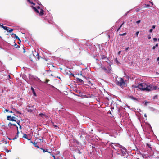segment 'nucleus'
Listing matches in <instances>:
<instances>
[{"instance_id":"obj_3","label":"nucleus","mask_w":159,"mask_h":159,"mask_svg":"<svg viewBox=\"0 0 159 159\" xmlns=\"http://www.w3.org/2000/svg\"><path fill=\"white\" fill-rule=\"evenodd\" d=\"M147 83H142L139 84L138 85H133V87L134 88H138L140 89L146 91V89H147Z\"/></svg>"},{"instance_id":"obj_27","label":"nucleus","mask_w":159,"mask_h":159,"mask_svg":"<svg viewBox=\"0 0 159 159\" xmlns=\"http://www.w3.org/2000/svg\"><path fill=\"white\" fill-rule=\"evenodd\" d=\"M152 30H153V29H150V30H149V32L151 33L152 32Z\"/></svg>"},{"instance_id":"obj_45","label":"nucleus","mask_w":159,"mask_h":159,"mask_svg":"<svg viewBox=\"0 0 159 159\" xmlns=\"http://www.w3.org/2000/svg\"><path fill=\"white\" fill-rule=\"evenodd\" d=\"M150 2L151 3V4L152 5H153V4L152 2Z\"/></svg>"},{"instance_id":"obj_6","label":"nucleus","mask_w":159,"mask_h":159,"mask_svg":"<svg viewBox=\"0 0 159 159\" xmlns=\"http://www.w3.org/2000/svg\"><path fill=\"white\" fill-rule=\"evenodd\" d=\"M27 109L28 112H32L34 109L33 106H28L27 107Z\"/></svg>"},{"instance_id":"obj_38","label":"nucleus","mask_w":159,"mask_h":159,"mask_svg":"<svg viewBox=\"0 0 159 159\" xmlns=\"http://www.w3.org/2000/svg\"><path fill=\"white\" fill-rule=\"evenodd\" d=\"M23 52L24 53H25V50L24 49H23Z\"/></svg>"},{"instance_id":"obj_47","label":"nucleus","mask_w":159,"mask_h":159,"mask_svg":"<svg viewBox=\"0 0 159 159\" xmlns=\"http://www.w3.org/2000/svg\"><path fill=\"white\" fill-rule=\"evenodd\" d=\"M147 145H148V146H149V144H147Z\"/></svg>"},{"instance_id":"obj_33","label":"nucleus","mask_w":159,"mask_h":159,"mask_svg":"<svg viewBox=\"0 0 159 159\" xmlns=\"http://www.w3.org/2000/svg\"><path fill=\"white\" fill-rule=\"evenodd\" d=\"M157 61H159L158 62V64H159V57H158L157 58Z\"/></svg>"},{"instance_id":"obj_31","label":"nucleus","mask_w":159,"mask_h":159,"mask_svg":"<svg viewBox=\"0 0 159 159\" xmlns=\"http://www.w3.org/2000/svg\"><path fill=\"white\" fill-rule=\"evenodd\" d=\"M145 6H146V7H149V5H148H148H146H146H145Z\"/></svg>"},{"instance_id":"obj_7","label":"nucleus","mask_w":159,"mask_h":159,"mask_svg":"<svg viewBox=\"0 0 159 159\" xmlns=\"http://www.w3.org/2000/svg\"><path fill=\"white\" fill-rule=\"evenodd\" d=\"M15 118V117H11V116H8L7 117V119L8 120L14 121Z\"/></svg>"},{"instance_id":"obj_15","label":"nucleus","mask_w":159,"mask_h":159,"mask_svg":"<svg viewBox=\"0 0 159 159\" xmlns=\"http://www.w3.org/2000/svg\"><path fill=\"white\" fill-rule=\"evenodd\" d=\"M144 105L145 106H146L147 105L148 103V102L147 101H145L144 102Z\"/></svg>"},{"instance_id":"obj_43","label":"nucleus","mask_w":159,"mask_h":159,"mask_svg":"<svg viewBox=\"0 0 159 159\" xmlns=\"http://www.w3.org/2000/svg\"><path fill=\"white\" fill-rule=\"evenodd\" d=\"M49 81V80H47L46 81V82L47 83L48 82V81Z\"/></svg>"},{"instance_id":"obj_16","label":"nucleus","mask_w":159,"mask_h":159,"mask_svg":"<svg viewBox=\"0 0 159 159\" xmlns=\"http://www.w3.org/2000/svg\"><path fill=\"white\" fill-rule=\"evenodd\" d=\"M15 47H16V48H19L20 46L17 45L16 44V43L15 44Z\"/></svg>"},{"instance_id":"obj_11","label":"nucleus","mask_w":159,"mask_h":159,"mask_svg":"<svg viewBox=\"0 0 159 159\" xmlns=\"http://www.w3.org/2000/svg\"><path fill=\"white\" fill-rule=\"evenodd\" d=\"M130 97L131 99H132V100H137L136 98L133 97V96H131Z\"/></svg>"},{"instance_id":"obj_39","label":"nucleus","mask_w":159,"mask_h":159,"mask_svg":"<svg viewBox=\"0 0 159 159\" xmlns=\"http://www.w3.org/2000/svg\"><path fill=\"white\" fill-rule=\"evenodd\" d=\"M43 152H46V151H45V150L44 149H43Z\"/></svg>"},{"instance_id":"obj_4","label":"nucleus","mask_w":159,"mask_h":159,"mask_svg":"<svg viewBox=\"0 0 159 159\" xmlns=\"http://www.w3.org/2000/svg\"><path fill=\"white\" fill-rule=\"evenodd\" d=\"M116 84L118 85L123 88L126 85V81H125L122 78H119L116 80Z\"/></svg>"},{"instance_id":"obj_1","label":"nucleus","mask_w":159,"mask_h":159,"mask_svg":"<svg viewBox=\"0 0 159 159\" xmlns=\"http://www.w3.org/2000/svg\"><path fill=\"white\" fill-rule=\"evenodd\" d=\"M28 3L31 4V7L37 14L40 16H42L44 14V11L38 5L34 4L33 0H27Z\"/></svg>"},{"instance_id":"obj_14","label":"nucleus","mask_w":159,"mask_h":159,"mask_svg":"<svg viewBox=\"0 0 159 159\" xmlns=\"http://www.w3.org/2000/svg\"><path fill=\"white\" fill-rule=\"evenodd\" d=\"M14 125V126H16V125L15 124H13L12 123H10V122L8 124V125L9 126H11V125Z\"/></svg>"},{"instance_id":"obj_42","label":"nucleus","mask_w":159,"mask_h":159,"mask_svg":"<svg viewBox=\"0 0 159 159\" xmlns=\"http://www.w3.org/2000/svg\"><path fill=\"white\" fill-rule=\"evenodd\" d=\"M129 11H128V12H127V13L125 14V15H126L127 14V13H129Z\"/></svg>"},{"instance_id":"obj_44","label":"nucleus","mask_w":159,"mask_h":159,"mask_svg":"<svg viewBox=\"0 0 159 159\" xmlns=\"http://www.w3.org/2000/svg\"><path fill=\"white\" fill-rule=\"evenodd\" d=\"M19 125L20 126V128H21V126H20V125L19 124Z\"/></svg>"},{"instance_id":"obj_53","label":"nucleus","mask_w":159,"mask_h":159,"mask_svg":"<svg viewBox=\"0 0 159 159\" xmlns=\"http://www.w3.org/2000/svg\"><path fill=\"white\" fill-rule=\"evenodd\" d=\"M158 89H159V88H158Z\"/></svg>"},{"instance_id":"obj_50","label":"nucleus","mask_w":159,"mask_h":159,"mask_svg":"<svg viewBox=\"0 0 159 159\" xmlns=\"http://www.w3.org/2000/svg\"><path fill=\"white\" fill-rule=\"evenodd\" d=\"M10 112L11 113L12 112V111H10Z\"/></svg>"},{"instance_id":"obj_24","label":"nucleus","mask_w":159,"mask_h":159,"mask_svg":"<svg viewBox=\"0 0 159 159\" xmlns=\"http://www.w3.org/2000/svg\"><path fill=\"white\" fill-rule=\"evenodd\" d=\"M126 33H125L123 34H121L120 35L121 36H124V35H126Z\"/></svg>"},{"instance_id":"obj_12","label":"nucleus","mask_w":159,"mask_h":159,"mask_svg":"<svg viewBox=\"0 0 159 159\" xmlns=\"http://www.w3.org/2000/svg\"><path fill=\"white\" fill-rule=\"evenodd\" d=\"M13 34L14 35L15 38H16V39H18V40H19L20 41V38L16 34Z\"/></svg>"},{"instance_id":"obj_26","label":"nucleus","mask_w":159,"mask_h":159,"mask_svg":"<svg viewBox=\"0 0 159 159\" xmlns=\"http://www.w3.org/2000/svg\"><path fill=\"white\" fill-rule=\"evenodd\" d=\"M140 20H138L137 21H136V23L137 24H139V23H140Z\"/></svg>"},{"instance_id":"obj_19","label":"nucleus","mask_w":159,"mask_h":159,"mask_svg":"<svg viewBox=\"0 0 159 159\" xmlns=\"http://www.w3.org/2000/svg\"><path fill=\"white\" fill-rule=\"evenodd\" d=\"M23 137L27 139V135L26 134H24Z\"/></svg>"},{"instance_id":"obj_23","label":"nucleus","mask_w":159,"mask_h":159,"mask_svg":"<svg viewBox=\"0 0 159 159\" xmlns=\"http://www.w3.org/2000/svg\"><path fill=\"white\" fill-rule=\"evenodd\" d=\"M77 79H78L80 81V82H83V80H82L81 79L78 78Z\"/></svg>"},{"instance_id":"obj_17","label":"nucleus","mask_w":159,"mask_h":159,"mask_svg":"<svg viewBox=\"0 0 159 159\" xmlns=\"http://www.w3.org/2000/svg\"><path fill=\"white\" fill-rule=\"evenodd\" d=\"M13 30L12 29H11L10 30H9V29H8V31H7L8 32H9L10 33H11V32Z\"/></svg>"},{"instance_id":"obj_30","label":"nucleus","mask_w":159,"mask_h":159,"mask_svg":"<svg viewBox=\"0 0 159 159\" xmlns=\"http://www.w3.org/2000/svg\"><path fill=\"white\" fill-rule=\"evenodd\" d=\"M155 25H153L152 26V29H155Z\"/></svg>"},{"instance_id":"obj_28","label":"nucleus","mask_w":159,"mask_h":159,"mask_svg":"<svg viewBox=\"0 0 159 159\" xmlns=\"http://www.w3.org/2000/svg\"><path fill=\"white\" fill-rule=\"evenodd\" d=\"M31 89L32 92L34 91V88L32 87H31Z\"/></svg>"},{"instance_id":"obj_40","label":"nucleus","mask_w":159,"mask_h":159,"mask_svg":"<svg viewBox=\"0 0 159 159\" xmlns=\"http://www.w3.org/2000/svg\"><path fill=\"white\" fill-rule=\"evenodd\" d=\"M6 111L7 112H8V111H9L8 110H7V109H6Z\"/></svg>"},{"instance_id":"obj_20","label":"nucleus","mask_w":159,"mask_h":159,"mask_svg":"<svg viewBox=\"0 0 159 159\" xmlns=\"http://www.w3.org/2000/svg\"><path fill=\"white\" fill-rule=\"evenodd\" d=\"M153 40H154V41H156L157 40V38H153Z\"/></svg>"},{"instance_id":"obj_34","label":"nucleus","mask_w":159,"mask_h":159,"mask_svg":"<svg viewBox=\"0 0 159 159\" xmlns=\"http://www.w3.org/2000/svg\"><path fill=\"white\" fill-rule=\"evenodd\" d=\"M121 51H119L118 52V55H119L120 54V53H121Z\"/></svg>"},{"instance_id":"obj_13","label":"nucleus","mask_w":159,"mask_h":159,"mask_svg":"<svg viewBox=\"0 0 159 159\" xmlns=\"http://www.w3.org/2000/svg\"><path fill=\"white\" fill-rule=\"evenodd\" d=\"M158 44H157L155 46L153 47L152 49H155L156 47L158 46Z\"/></svg>"},{"instance_id":"obj_8","label":"nucleus","mask_w":159,"mask_h":159,"mask_svg":"<svg viewBox=\"0 0 159 159\" xmlns=\"http://www.w3.org/2000/svg\"><path fill=\"white\" fill-rule=\"evenodd\" d=\"M1 27L3 28L4 30L7 31H8V28H9L8 27H7L6 26H5L2 25H1Z\"/></svg>"},{"instance_id":"obj_48","label":"nucleus","mask_w":159,"mask_h":159,"mask_svg":"<svg viewBox=\"0 0 159 159\" xmlns=\"http://www.w3.org/2000/svg\"><path fill=\"white\" fill-rule=\"evenodd\" d=\"M55 126V127H57V126H56V125H55V126Z\"/></svg>"},{"instance_id":"obj_49","label":"nucleus","mask_w":159,"mask_h":159,"mask_svg":"<svg viewBox=\"0 0 159 159\" xmlns=\"http://www.w3.org/2000/svg\"><path fill=\"white\" fill-rule=\"evenodd\" d=\"M158 41H159V38H158Z\"/></svg>"},{"instance_id":"obj_51","label":"nucleus","mask_w":159,"mask_h":159,"mask_svg":"<svg viewBox=\"0 0 159 159\" xmlns=\"http://www.w3.org/2000/svg\"><path fill=\"white\" fill-rule=\"evenodd\" d=\"M20 42H19V43H19V44H20Z\"/></svg>"},{"instance_id":"obj_46","label":"nucleus","mask_w":159,"mask_h":159,"mask_svg":"<svg viewBox=\"0 0 159 159\" xmlns=\"http://www.w3.org/2000/svg\"><path fill=\"white\" fill-rule=\"evenodd\" d=\"M1 25H1L0 24V27H1Z\"/></svg>"},{"instance_id":"obj_29","label":"nucleus","mask_w":159,"mask_h":159,"mask_svg":"<svg viewBox=\"0 0 159 159\" xmlns=\"http://www.w3.org/2000/svg\"><path fill=\"white\" fill-rule=\"evenodd\" d=\"M17 134L18 135V133H19V132L18 131V127H17Z\"/></svg>"},{"instance_id":"obj_22","label":"nucleus","mask_w":159,"mask_h":159,"mask_svg":"<svg viewBox=\"0 0 159 159\" xmlns=\"http://www.w3.org/2000/svg\"><path fill=\"white\" fill-rule=\"evenodd\" d=\"M139 33V31H137L136 34H135V35H136V36L137 37L138 36V34Z\"/></svg>"},{"instance_id":"obj_10","label":"nucleus","mask_w":159,"mask_h":159,"mask_svg":"<svg viewBox=\"0 0 159 159\" xmlns=\"http://www.w3.org/2000/svg\"><path fill=\"white\" fill-rule=\"evenodd\" d=\"M39 116H40L41 117H46V116H45V114H42V113H41V114H39Z\"/></svg>"},{"instance_id":"obj_18","label":"nucleus","mask_w":159,"mask_h":159,"mask_svg":"<svg viewBox=\"0 0 159 159\" xmlns=\"http://www.w3.org/2000/svg\"><path fill=\"white\" fill-rule=\"evenodd\" d=\"M18 137V135L17 134L16 135L15 137L13 139L14 140L17 139Z\"/></svg>"},{"instance_id":"obj_9","label":"nucleus","mask_w":159,"mask_h":159,"mask_svg":"<svg viewBox=\"0 0 159 159\" xmlns=\"http://www.w3.org/2000/svg\"><path fill=\"white\" fill-rule=\"evenodd\" d=\"M31 142L32 143H33V144H34V146L35 147H37V148H39V147L37 145V143H35V142L34 143V142H32V141H31Z\"/></svg>"},{"instance_id":"obj_52","label":"nucleus","mask_w":159,"mask_h":159,"mask_svg":"<svg viewBox=\"0 0 159 159\" xmlns=\"http://www.w3.org/2000/svg\"><path fill=\"white\" fill-rule=\"evenodd\" d=\"M20 42H19V43H19V44H20Z\"/></svg>"},{"instance_id":"obj_41","label":"nucleus","mask_w":159,"mask_h":159,"mask_svg":"<svg viewBox=\"0 0 159 159\" xmlns=\"http://www.w3.org/2000/svg\"><path fill=\"white\" fill-rule=\"evenodd\" d=\"M10 151V150H7V152H8Z\"/></svg>"},{"instance_id":"obj_32","label":"nucleus","mask_w":159,"mask_h":159,"mask_svg":"<svg viewBox=\"0 0 159 159\" xmlns=\"http://www.w3.org/2000/svg\"><path fill=\"white\" fill-rule=\"evenodd\" d=\"M151 38V37L150 36H148V39H150Z\"/></svg>"},{"instance_id":"obj_36","label":"nucleus","mask_w":159,"mask_h":159,"mask_svg":"<svg viewBox=\"0 0 159 159\" xmlns=\"http://www.w3.org/2000/svg\"><path fill=\"white\" fill-rule=\"evenodd\" d=\"M122 25H123V24H122V25H121V26H120V27H119V28L118 29V30H119V29H120V28L121 27V26H122Z\"/></svg>"},{"instance_id":"obj_21","label":"nucleus","mask_w":159,"mask_h":159,"mask_svg":"<svg viewBox=\"0 0 159 159\" xmlns=\"http://www.w3.org/2000/svg\"><path fill=\"white\" fill-rule=\"evenodd\" d=\"M78 75H81V76H82V77H83L84 78H85V76H84L83 75L81 74H78Z\"/></svg>"},{"instance_id":"obj_37","label":"nucleus","mask_w":159,"mask_h":159,"mask_svg":"<svg viewBox=\"0 0 159 159\" xmlns=\"http://www.w3.org/2000/svg\"><path fill=\"white\" fill-rule=\"evenodd\" d=\"M144 116H145L146 118V117H147V115H146V114H145L144 115Z\"/></svg>"},{"instance_id":"obj_2","label":"nucleus","mask_w":159,"mask_h":159,"mask_svg":"<svg viewBox=\"0 0 159 159\" xmlns=\"http://www.w3.org/2000/svg\"><path fill=\"white\" fill-rule=\"evenodd\" d=\"M110 146L112 148L114 149L117 150L118 149L117 148H121V151L122 153L121 155L122 156H125L126 154L127 150L125 148L118 143H111L110 144Z\"/></svg>"},{"instance_id":"obj_35","label":"nucleus","mask_w":159,"mask_h":159,"mask_svg":"<svg viewBox=\"0 0 159 159\" xmlns=\"http://www.w3.org/2000/svg\"><path fill=\"white\" fill-rule=\"evenodd\" d=\"M128 49H129V48H128V47H127V48H125V50L126 51H127V50Z\"/></svg>"},{"instance_id":"obj_5","label":"nucleus","mask_w":159,"mask_h":159,"mask_svg":"<svg viewBox=\"0 0 159 159\" xmlns=\"http://www.w3.org/2000/svg\"><path fill=\"white\" fill-rule=\"evenodd\" d=\"M147 89L146 91H149L152 90H156L157 89V87L154 86L153 85L150 84L148 83H147Z\"/></svg>"},{"instance_id":"obj_25","label":"nucleus","mask_w":159,"mask_h":159,"mask_svg":"<svg viewBox=\"0 0 159 159\" xmlns=\"http://www.w3.org/2000/svg\"><path fill=\"white\" fill-rule=\"evenodd\" d=\"M32 92H33V94L34 96H36V93H35L34 91Z\"/></svg>"}]
</instances>
